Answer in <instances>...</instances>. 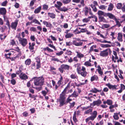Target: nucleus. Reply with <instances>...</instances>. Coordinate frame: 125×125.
Masks as SVG:
<instances>
[{
	"label": "nucleus",
	"instance_id": "1",
	"mask_svg": "<svg viewBox=\"0 0 125 125\" xmlns=\"http://www.w3.org/2000/svg\"><path fill=\"white\" fill-rule=\"evenodd\" d=\"M34 78L35 85L41 86L43 85L44 82V78L42 77H34Z\"/></svg>",
	"mask_w": 125,
	"mask_h": 125
},
{
	"label": "nucleus",
	"instance_id": "2",
	"mask_svg": "<svg viewBox=\"0 0 125 125\" xmlns=\"http://www.w3.org/2000/svg\"><path fill=\"white\" fill-rule=\"evenodd\" d=\"M66 96H65L64 95H60L59 98L58 100L60 106H61L64 105L66 104Z\"/></svg>",
	"mask_w": 125,
	"mask_h": 125
},
{
	"label": "nucleus",
	"instance_id": "3",
	"mask_svg": "<svg viewBox=\"0 0 125 125\" xmlns=\"http://www.w3.org/2000/svg\"><path fill=\"white\" fill-rule=\"evenodd\" d=\"M111 51L109 48L106 49L105 50L100 52V55L101 56L103 57H105L107 56L109 53H111Z\"/></svg>",
	"mask_w": 125,
	"mask_h": 125
},
{
	"label": "nucleus",
	"instance_id": "4",
	"mask_svg": "<svg viewBox=\"0 0 125 125\" xmlns=\"http://www.w3.org/2000/svg\"><path fill=\"white\" fill-rule=\"evenodd\" d=\"M83 40H81L79 38L76 39V40L73 41V44L76 46H82L83 44V42L82 41Z\"/></svg>",
	"mask_w": 125,
	"mask_h": 125
},
{
	"label": "nucleus",
	"instance_id": "5",
	"mask_svg": "<svg viewBox=\"0 0 125 125\" xmlns=\"http://www.w3.org/2000/svg\"><path fill=\"white\" fill-rule=\"evenodd\" d=\"M77 73L79 74H80L82 76L84 77L86 76L87 74L85 68L83 66H82L81 70Z\"/></svg>",
	"mask_w": 125,
	"mask_h": 125
},
{
	"label": "nucleus",
	"instance_id": "6",
	"mask_svg": "<svg viewBox=\"0 0 125 125\" xmlns=\"http://www.w3.org/2000/svg\"><path fill=\"white\" fill-rule=\"evenodd\" d=\"M19 40L20 43L23 47L25 46L27 43V40L25 38H20Z\"/></svg>",
	"mask_w": 125,
	"mask_h": 125
},
{
	"label": "nucleus",
	"instance_id": "7",
	"mask_svg": "<svg viewBox=\"0 0 125 125\" xmlns=\"http://www.w3.org/2000/svg\"><path fill=\"white\" fill-rule=\"evenodd\" d=\"M106 85L107 86L108 88L110 89H112L113 90H117L118 88H117L118 86V85H112L110 83H108L106 84Z\"/></svg>",
	"mask_w": 125,
	"mask_h": 125
},
{
	"label": "nucleus",
	"instance_id": "8",
	"mask_svg": "<svg viewBox=\"0 0 125 125\" xmlns=\"http://www.w3.org/2000/svg\"><path fill=\"white\" fill-rule=\"evenodd\" d=\"M113 54L115 56L113 55L112 56V60L114 62H116V60L118 59V58L117 56V53L116 52L113 51Z\"/></svg>",
	"mask_w": 125,
	"mask_h": 125
},
{
	"label": "nucleus",
	"instance_id": "9",
	"mask_svg": "<svg viewBox=\"0 0 125 125\" xmlns=\"http://www.w3.org/2000/svg\"><path fill=\"white\" fill-rule=\"evenodd\" d=\"M108 17L110 19L114 20L116 18L115 15L110 13H106L105 17Z\"/></svg>",
	"mask_w": 125,
	"mask_h": 125
},
{
	"label": "nucleus",
	"instance_id": "10",
	"mask_svg": "<svg viewBox=\"0 0 125 125\" xmlns=\"http://www.w3.org/2000/svg\"><path fill=\"white\" fill-rule=\"evenodd\" d=\"M18 21L17 20H15L14 22H12L11 24V27L12 28L16 29V27L18 23Z\"/></svg>",
	"mask_w": 125,
	"mask_h": 125
},
{
	"label": "nucleus",
	"instance_id": "11",
	"mask_svg": "<svg viewBox=\"0 0 125 125\" xmlns=\"http://www.w3.org/2000/svg\"><path fill=\"white\" fill-rule=\"evenodd\" d=\"M70 86V84L69 83H68L67 86L65 87V88L64 89L63 91L62 92L61 94H62L64 95L65 96H66V92L67 91V89H68V88H69Z\"/></svg>",
	"mask_w": 125,
	"mask_h": 125
},
{
	"label": "nucleus",
	"instance_id": "12",
	"mask_svg": "<svg viewBox=\"0 0 125 125\" xmlns=\"http://www.w3.org/2000/svg\"><path fill=\"white\" fill-rule=\"evenodd\" d=\"M6 9L3 8H0V14L1 15H4L6 13Z\"/></svg>",
	"mask_w": 125,
	"mask_h": 125
},
{
	"label": "nucleus",
	"instance_id": "13",
	"mask_svg": "<svg viewBox=\"0 0 125 125\" xmlns=\"http://www.w3.org/2000/svg\"><path fill=\"white\" fill-rule=\"evenodd\" d=\"M42 22L44 25L46 26L47 27L51 28L52 27V24L49 22H48L46 21H43Z\"/></svg>",
	"mask_w": 125,
	"mask_h": 125
},
{
	"label": "nucleus",
	"instance_id": "14",
	"mask_svg": "<svg viewBox=\"0 0 125 125\" xmlns=\"http://www.w3.org/2000/svg\"><path fill=\"white\" fill-rule=\"evenodd\" d=\"M20 77L22 79H25L28 78L27 75L23 73L20 75Z\"/></svg>",
	"mask_w": 125,
	"mask_h": 125
},
{
	"label": "nucleus",
	"instance_id": "15",
	"mask_svg": "<svg viewBox=\"0 0 125 125\" xmlns=\"http://www.w3.org/2000/svg\"><path fill=\"white\" fill-rule=\"evenodd\" d=\"M101 103V101L99 100H98L97 101H94L93 104V106L97 105L98 106H99Z\"/></svg>",
	"mask_w": 125,
	"mask_h": 125
},
{
	"label": "nucleus",
	"instance_id": "16",
	"mask_svg": "<svg viewBox=\"0 0 125 125\" xmlns=\"http://www.w3.org/2000/svg\"><path fill=\"white\" fill-rule=\"evenodd\" d=\"M80 65V64L79 63H78L74 65L75 67L76 68V70L77 73L81 70Z\"/></svg>",
	"mask_w": 125,
	"mask_h": 125
},
{
	"label": "nucleus",
	"instance_id": "17",
	"mask_svg": "<svg viewBox=\"0 0 125 125\" xmlns=\"http://www.w3.org/2000/svg\"><path fill=\"white\" fill-rule=\"evenodd\" d=\"M122 36L123 35L121 33H118V36L117 37L118 40L120 42H122L123 41Z\"/></svg>",
	"mask_w": 125,
	"mask_h": 125
},
{
	"label": "nucleus",
	"instance_id": "18",
	"mask_svg": "<svg viewBox=\"0 0 125 125\" xmlns=\"http://www.w3.org/2000/svg\"><path fill=\"white\" fill-rule=\"evenodd\" d=\"M57 4H55V6L59 9L61 8V6L62 5V4L60 1H57Z\"/></svg>",
	"mask_w": 125,
	"mask_h": 125
},
{
	"label": "nucleus",
	"instance_id": "19",
	"mask_svg": "<svg viewBox=\"0 0 125 125\" xmlns=\"http://www.w3.org/2000/svg\"><path fill=\"white\" fill-rule=\"evenodd\" d=\"M116 23V26H117L118 27H120L121 26L120 22L119 21V19H117L116 18L114 20Z\"/></svg>",
	"mask_w": 125,
	"mask_h": 125
},
{
	"label": "nucleus",
	"instance_id": "20",
	"mask_svg": "<svg viewBox=\"0 0 125 125\" xmlns=\"http://www.w3.org/2000/svg\"><path fill=\"white\" fill-rule=\"evenodd\" d=\"M63 77L61 75V77L59 79V80L58 81L57 83V84L59 85L62 84L63 83Z\"/></svg>",
	"mask_w": 125,
	"mask_h": 125
},
{
	"label": "nucleus",
	"instance_id": "21",
	"mask_svg": "<svg viewBox=\"0 0 125 125\" xmlns=\"http://www.w3.org/2000/svg\"><path fill=\"white\" fill-rule=\"evenodd\" d=\"M29 48L31 50V51L32 52H33V50L34 49V46L35 45V44L33 42L31 44V43L30 42L29 43Z\"/></svg>",
	"mask_w": 125,
	"mask_h": 125
},
{
	"label": "nucleus",
	"instance_id": "22",
	"mask_svg": "<svg viewBox=\"0 0 125 125\" xmlns=\"http://www.w3.org/2000/svg\"><path fill=\"white\" fill-rule=\"evenodd\" d=\"M98 76L97 75H94L91 77V81L92 82L94 80L97 81L98 80Z\"/></svg>",
	"mask_w": 125,
	"mask_h": 125
},
{
	"label": "nucleus",
	"instance_id": "23",
	"mask_svg": "<svg viewBox=\"0 0 125 125\" xmlns=\"http://www.w3.org/2000/svg\"><path fill=\"white\" fill-rule=\"evenodd\" d=\"M106 14V13L101 10H99L97 12V14L99 16H104L105 17Z\"/></svg>",
	"mask_w": 125,
	"mask_h": 125
},
{
	"label": "nucleus",
	"instance_id": "24",
	"mask_svg": "<svg viewBox=\"0 0 125 125\" xmlns=\"http://www.w3.org/2000/svg\"><path fill=\"white\" fill-rule=\"evenodd\" d=\"M101 90H100L97 89L96 88H94L90 90V92L93 93H96L98 92H100Z\"/></svg>",
	"mask_w": 125,
	"mask_h": 125
},
{
	"label": "nucleus",
	"instance_id": "25",
	"mask_svg": "<svg viewBox=\"0 0 125 125\" xmlns=\"http://www.w3.org/2000/svg\"><path fill=\"white\" fill-rule=\"evenodd\" d=\"M62 66V68H63V70H68L70 68V66L66 64H62L61 65Z\"/></svg>",
	"mask_w": 125,
	"mask_h": 125
},
{
	"label": "nucleus",
	"instance_id": "26",
	"mask_svg": "<svg viewBox=\"0 0 125 125\" xmlns=\"http://www.w3.org/2000/svg\"><path fill=\"white\" fill-rule=\"evenodd\" d=\"M114 7L113 4L111 3H110L108 5V11L112 10Z\"/></svg>",
	"mask_w": 125,
	"mask_h": 125
},
{
	"label": "nucleus",
	"instance_id": "27",
	"mask_svg": "<svg viewBox=\"0 0 125 125\" xmlns=\"http://www.w3.org/2000/svg\"><path fill=\"white\" fill-rule=\"evenodd\" d=\"M42 7L41 6H40L36 9L34 11V13L35 14L39 13L40 11L41 10Z\"/></svg>",
	"mask_w": 125,
	"mask_h": 125
},
{
	"label": "nucleus",
	"instance_id": "28",
	"mask_svg": "<svg viewBox=\"0 0 125 125\" xmlns=\"http://www.w3.org/2000/svg\"><path fill=\"white\" fill-rule=\"evenodd\" d=\"M71 97H72L70 95L68 96V97L66 99V104L68 103H70V102L72 101V99L71 98Z\"/></svg>",
	"mask_w": 125,
	"mask_h": 125
},
{
	"label": "nucleus",
	"instance_id": "29",
	"mask_svg": "<svg viewBox=\"0 0 125 125\" xmlns=\"http://www.w3.org/2000/svg\"><path fill=\"white\" fill-rule=\"evenodd\" d=\"M77 53V56L79 58H81L83 57L84 56V55L82 54L80 52H76Z\"/></svg>",
	"mask_w": 125,
	"mask_h": 125
},
{
	"label": "nucleus",
	"instance_id": "30",
	"mask_svg": "<svg viewBox=\"0 0 125 125\" xmlns=\"http://www.w3.org/2000/svg\"><path fill=\"white\" fill-rule=\"evenodd\" d=\"M83 10L84 13L85 15H87L89 12V9L87 7H85L84 8Z\"/></svg>",
	"mask_w": 125,
	"mask_h": 125
},
{
	"label": "nucleus",
	"instance_id": "31",
	"mask_svg": "<svg viewBox=\"0 0 125 125\" xmlns=\"http://www.w3.org/2000/svg\"><path fill=\"white\" fill-rule=\"evenodd\" d=\"M101 47L103 48H107L111 47V45L108 44H101L100 45Z\"/></svg>",
	"mask_w": 125,
	"mask_h": 125
},
{
	"label": "nucleus",
	"instance_id": "32",
	"mask_svg": "<svg viewBox=\"0 0 125 125\" xmlns=\"http://www.w3.org/2000/svg\"><path fill=\"white\" fill-rule=\"evenodd\" d=\"M34 22L35 24H38L40 25H41V24L40 22L37 20L36 19H34L32 20V21L31 22V23H32Z\"/></svg>",
	"mask_w": 125,
	"mask_h": 125
},
{
	"label": "nucleus",
	"instance_id": "33",
	"mask_svg": "<svg viewBox=\"0 0 125 125\" xmlns=\"http://www.w3.org/2000/svg\"><path fill=\"white\" fill-rule=\"evenodd\" d=\"M73 34L71 33H69L65 35V37L66 38H68L73 37Z\"/></svg>",
	"mask_w": 125,
	"mask_h": 125
},
{
	"label": "nucleus",
	"instance_id": "34",
	"mask_svg": "<svg viewBox=\"0 0 125 125\" xmlns=\"http://www.w3.org/2000/svg\"><path fill=\"white\" fill-rule=\"evenodd\" d=\"M84 64L87 67L91 66L94 65L93 64L92 65L89 62V61H87L85 62Z\"/></svg>",
	"mask_w": 125,
	"mask_h": 125
},
{
	"label": "nucleus",
	"instance_id": "35",
	"mask_svg": "<svg viewBox=\"0 0 125 125\" xmlns=\"http://www.w3.org/2000/svg\"><path fill=\"white\" fill-rule=\"evenodd\" d=\"M113 117L114 119L115 120H118L119 119V117L117 113H114V115L113 116Z\"/></svg>",
	"mask_w": 125,
	"mask_h": 125
},
{
	"label": "nucleus",
	"instance_id": "36",
	"mask_svg": "<svg viewBox=\"0 0 125 125\" xmlns=\"http://www.w3.org/2000/svg\"><path fill=\"white\" fill-rule=\"evenodd\" d=\"M70 95L72 97H76L78 96V94L75 91H74L72 94Z\"/></svg>",
	"mask_w": 125,
	"mask_h": 125
},
{
	"label": "nucleus",
	"instance_id": "37",
	"mask_svg": "<svg viewBox=\"0 0 125 125\" xmlns=\"http://www.w3.org/2000/svg\"><path fill=\"white\" fill-rule=\"evenodd\" d=\"M48 15L49 17L52 18L54 19L55 18V15L53 13H48Z\"/></svg>",
	"mask_w": 125,
	"mask_h": 125
},
{
	"label": "nucleus",
	"instance_id": "38",
	"mask_svg": "<svg viewBox=\"0 0 125 125\" xmlns=\"http://www.w3.org/2000/svg\"><path fill=\"white\" fill-rule=\"evenodd\" d=\"M59 10L60 11H63L64 12L66 11L68 9L65 7H63L62 8H60Z\"/></svg>",
	"mask_w": 125,
	"mask_h": 125
},
{
	"label": "nucleus",
	"instance_id": "39",
	"mask_svg": "<svg viewBox=\"0 0 125 125\" xmlns=\"http://www.w3.org/2000/svg\"><path fill=\"white\" fill-rule=\"evenodd\" d=\"M107 7V6L104 5H102L99 6V9L102 10H105Z\"/></svg>",
	"mask_w": 125,
	"mask_h": 125
},
{
	"label": "nucleus",
	"instance_id": "40",
	"mask_svg": "<svg viewBox=\"0 0 125 125\" xmlns=\"http://www.w3.org/2000/svg\"><path fill=\"white\" fill-rule=\"evenodd\" d=\"M76 111H75L74 113L73 116V120L75 123H76L77 122V120L76 119Z\"/></svg>",
	"mask_w": 125,
	"mask_h": 125
},
{
	"label": "nucleus",
	"instance_id": "41",
	"mask_svg": "<svg viewBox=\"0 0 125 125\" xmlns=\"http://www.w3.org/2000/svg\"><path fill=\"white\" fill-rule=\"evenodd\" d=\"M87 29L86 28H84V29H81L80 32H77L76 33L77 34H79L81 32H85L87 31Z\"/></svg>",
	"mask_w": 125,
	"mask_h": 125
},
{
	"label": "nucleus",
	"instance_id": "42",
	"mask_svg": "<svg viewBox=\"0 0 125 125\" xmlns=\"http://www.w3.org/2000/svg\"><path fill=\"white\" fill-rule=\"evenodd\" d=\"M31 63V60L30 59H28L25 62V63L26 65H29Z\"/></svg>",
	"mask_w": 125,
	"mask_h": 125
},
{
	"label": "nucleus",
	"instance_id": "43",
	"mask_svg": "<svg viewBox=\"0 0 125 125\" xmlns=\"http://www.w3.org/2000/svg\"><path fill=\"white\" fill-rule=\"evenodd\" d=\"M101 27L102 29H104L105 28H107L110 27L109 25L107 24H103L102 26Z\"/></svg>",
	"mask_w": 125,
	"mask_h": 125
},
{
	"label": "nucleus",
	"instance_id": "44",
	"mask_svg": "<svg viewBox=\"0 0 125 125\" xmlns=\"http://www.w3.org/2000/svg\"><path fill=\"white\" fill-rule=\"evenodd\" d=\"M92 116L95 118L97 115V112L96 111H94L92 114Z\"/></svg>",
	"mask_w": 125,
	"mask_h": 125
},
{
	"label": "nucleus",
	"instance_id": "45",
	"mask_svg": "<svg viewBox=\"0 0 125 125\" xmlns=\"http://www.w3.org/2000/svg\"><path fill=\"white\" fill-rule=\"evenodd\" d=\"M99 18L101 21H103L104 22H106V21L105 18L102 16H100L99 17Z\"/></svg>",
	"mask_w": 125,
	"mask_h": 125
},
{
	"label": "nucleus",
	"instance_id": "46",
	"mask_svg": "<svg viewBox=\"0 0 125 125\" xmlns=\"http://www.w3.org/2000/svg\"><path fill=\"white\" fill-rule=\"evenodd\" d=\"M90 6L93 9V10L94 12H95L96 11L97 9L95 7L96 6H94V5H93L92 4L90 5Z\"/></svg>",
	"mask_w": 125,
	"mask_h": 125
},
{
	"label": "nucleus",
	"instance_id": "47",
	"mask_svg": "<svg viewBox=\"0 0 125 125\" xmlns=\"http://www.w3.org/2000/svg\"><path fill=\"white\" fill-rule=\"evenodd\" d=\"M92 111V108L90 109H89L85 111L84 113V114H89L90 112H91Z\"/></svg>",
	"mask_w": 125,
	"mask_h": 125
},
{
	"label": "nucleus",
	"instance_id": "48",
	"mask_svg": "<svg viewBox=\"0 0 125 125\" xmlns=\"http://www.w3.org/2000/svg\"><path fill=\"white\" fill-rule=\"evenodd\" d=\"M48 7V6L47 5L44 4L43 5L42 9L44 10H47Z\"/></svg>",
	"mask_w": 125,
	"mask_h": 125
},
{
	"label": "nucleus",
	"instance_id": "49",
	"mask_svg": "<svg viewBox=\"0 0 125 125\" xmlns=\"http://www.w3.org/2000/svg\"><path fill=\"white\" fill-rule=\"evenodd\" d=\"M71 77L72 79H77L78 77L76 75L72 74L71 75Z\"/></svg>",
	"mask_w": 125,
	"mask_h": 125
},
{
	"label": "nucleus",
	"instance_id": "50",
	"mask_svg": "<svg viewBox=\"0 0 125 125\" xmlns=\"http://www.w3.org/2000/svg\"><path fill=\"white\" fill-rule=\"evenodd\" d=\"M70 108H72L74 106L75 104V102H73L72 103H70Z\"/></svg>",
	"mask_w": 125,
	"mask_h": 125
},
{
	"label": "nucleus",
	"instance_id": "51",
	"mask_svg": "<svg viewBox=\"0 0 125 125\" xmlns=\"http://www.w3.org/2000/svg\"><path fill=\"white\" fill-rule=\"evenodd\" d=\"M90 21L89 18H85L83 19L82 21L83 22L87 23Z\"/></svg>",
	"mask_w": 125,
	"mask_h": 125
},
{
	"label": "nucleus",
	"instance_id": "52",
	"mask_svg": "<svg viewBox=\"0 0 125 125\" xmlns=\"http://www.w3.org/2000/svg\"><path fill=\"white\" fill-rule=\"evenodd\" d=\"M122 6V4L121 3H118L116 5L117 8L118 9H120Z\"/></svg>",
	"mask_w": 125,
	"mask_h": 125
},
{
	"label": "nucleus",
	"instance_id": "53",
	"mask_svg": "<svg viewBox=\"0 0 125 125\" xmlns=\"http://www.w3.org/2000/svg\"><path fill=\"white\" fill-rule=\"evenodd\" d=\"M107 104L109 105H111L112 104V101L110 100H107Z\"/></svg>",
	"mask_w": 125,
	"mask_h": 125
},
{
	"label": "nucleus",
	"instance_id": "54",
	"mask_svg": "<svg viewBox=\"0 0 125 125\" xmlns=\"http://www.w3.org/2000/svg\"><path fill=\"white\" fill-rule=\"evenodd\" d=\"M97 34L98 35H100V36L101 37H102V38H103L104 39H105L106 38V37H105L104 36H103V35L102 34H101L100 33L99 31L97 32Z\"/></svg>",
	"mask_w": 125,
	"mask_h": 125
},
{
	"label": "nucleus",
	"instance_id": "55",
	"mask_svg": "<svg viewBox=\"0 0 125 125\" xmlns=\"http://www.w3.org/2000/svg\"><path fill=\"white\" fill-rule=\"evenodd\" d=\"M7 3V0H5L1 3V5L2 6H6Z\"/></svg>",
	"mask_w": 125,
	"mask_h": 125
},
{
	"label": "nucleus",
	"instance_id": "56",
	"mask_svg": "<svg viewBox=\"0 0 125 125\" xmlns=\"http://www.w3.org/2000/svg\"><path fill=\"white\" fill-rule=\"evenodd\" d=\"M63 3L65 4H67L69 3L71 0H62Z\"/></svg>",
	"mask_w": 125,
	"mask_h": 125
},
{
	"label": "nucleus",
	"instance_id": "57",
	"mask_svg": "<svg viewBox=\"0 0 125 125\" xmlns=\"http://www.w3.org/2000/svg\"><path fill=\"white\" fill-rule=\"evenodd\" d=\"M97 70L99 74L100 75H102L103 74V73L101 69H97Z\"/></svg>",
	"mask_w": 125,
	"mask_h": 125
},
{
	"label": "nucleus",
	"instance_id": "58",
	"mask_svg": "<svg viewBox=\"0 0 125 125\" xmlns=\"http://www.w3.org/2000/svg\"><path fill=\"white\" fill-rule=\"evenodd\" d=\"M36 0H31L30 4V6H32L34 4V2L36 1Z\"/></svg>",
	"mask_w": 125,
	"mask_h": 125
},
{
	"label": "nucleus",
	"instance_id": "59",
	"mask_svg": "<svg viewBox=\"0 0 125 125\" xmlns=\"http://www.w3.org/2000/svg\"><path fill=\"white\" fill-rule=\"evenodd\" d=\"M62 67V66L61 65L60 67L59 68L58 70L61 73H63V69Z\"/></svg>",
	"mask_w": 125,
	"mask_h": 125
},
{
	"label": "nucleus",
	"instance_id": "60",
	"mask_svg": "<svg viewBox=\"0 0 125 125\" xmlns=\"http://www.w3.org/2000/svg\"><path fill=\"white\" fill-rule=\"evenodd\" d=\"M29 96L30 97L32 98H34L35 100V97L37 96L36 95H32L31 94H29Z\"/></svg>",
	"mask_w": 125,
	"mask_h": 125
},
{
	"label": "nucleus",
	"instance_id": "61",
	"mask_svg": "<svg viewBox=\"0 0 125 125\" xmlns=\"http://www.w3.org/2000/svg\"><path fill=\"white\" fill-rule=\"evenodd\" d=\"M6 37V36L4 35H0V39L1 40H3Z\"/></svg>",
	"mask_w": 125,
	"mask_h": 125
},
{
	"label": "nucleus",
	"instance_id": "62",
	"mask_svg": "<svg viewBox=\"0 0 125 125\" xmlns=\"http://www.w3.org/2000/svg\"><path fill=\"white\" fill-rule=\"evenodd\" d=\"M66 53L67 54L70 55H72V52L70 51L67 50Z\"/></svg>",
	"mask_w": 125,
	"mask_h": 125
},
{
	"label": "nucleus",
	"instance_id": "63",
	"mask_svg": "<svg viewBox=\"0 0 125 125\" xmlns=\"http://www.w3.org/2000/svg\"><path fill=\"white\" fill-rule=\"evenodd\" d=\"M48 93V92L44 90L42 91V94L44 96L46 95Z\"/></svg>",
	"mask_w": 125,
	"mask_h": 125
},
{
	"label": "nucleus",
	"instance_id": "64",
	"mask_svg": "<svg viewBox=\"0 0 125 125\" xmlns=\"http://www.w3.org/2000/svg\"><path fill=\"white\" fill-rule=\"evenodd\" d=\"M120 85L121 89L123 90H124L125 89V85L123 84H121Z\"/></svg>",
	"mask_w": 125,
	"mask_h": 125
}]
</instances>
